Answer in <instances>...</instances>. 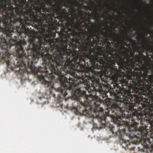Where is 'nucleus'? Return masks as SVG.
Returning <instances> with one entry per match:
<instances>
[{
	"mask_svg": "<svg viewBox=\"0 0 153 153\" xmlns=\"http://www.w3.org/2000/svg\"><path fill=\"white\" fill-rule=\"evenodd\" d=\"M131 28L133 29L134 30H138V28L137 27H136L135 28H134V25L132 26L131 27Z\"/></svg>",
	"mask_w": 153,
	"mask_h": 153,
	"instance_id": "nucleus-20",
	"label": "nucleus"
},
{
	"mask_svg": "<svg viewBox=\"0 0 153 153\" xmlns=\"http://www.w3.org/2000/svg\"><path fill=\"white\" fill-rule=\"evenodd\" d=\"M145 44L146 47H145L144 46H143L142 48L144 50H145L146 54H147L148 53L150 52L153 53V46H151L147 42H145Z\"/></svg>",
	"mask_w": 153,
	"mask_h": 153,
	"instance_id": "nucleus-15",
	"label": "nucleus"
},
{
	"mask_svg": "<svg viewBox=\"0 0 153 153\" xmlns=\"http://www.w3.org/2000/svg\"><path fill=\"white\" fill-rule=\"evenodd\" d=\"M121 119V116L120 115H118L116 116L113 118L114 121L115 122L119 123L120 122Z\"/></svg>",
	"mask_w": 153,
	"mask_h": 153,
	"instance_id": "nucleus-16",
	"label": "nucleus"
},
{
	"mask_svg": "<svg viewBox=\"0 0 153 153\" xmlns=\"http://www.w3.org/2000/svg\"><path fill=\"white\" fill-rule=\"evenodd\" d=\"M141 3L142 4H146V3H145V2H144V1H142L141 0Z\"/></svg>",
	"mask_w": 153,
	"mask_h": 153,
	"instance_id": "nucleus-23",
	"label": "nucleus"
},
{
	"mask_svg": "<svg viewBox=\"0 0 153 153\" xmlns=\"http://www.w3.org/2000/svg\"><path fill=\"white\" fill-rule=\"evenodd\" d=\"M51 87L52 89H53L54 86L53 85L51 86Z\"/></svg>",
	"mask_w": 153,
	"mask_h": 153,
	"instance_id": "nucleus-25",
	"label": "nucleus"
},
{
	"mask_svg": "<svg viewBox=\"0 0 153 153\" xmlns=\"http://www.w3.org/2000/svg\"><path fill=\"white\" fill-rule=\"evenodd\" d=\"M83 1H84V2L85 1V0H83Z\"/></svg>",
	"mask_w": 153,
	"mask_h": 153,
	"instance_id": "nucleus-33",
	"label": "nucleus"
},
{
	"mask_svg": "<svg viewBox=\"0 0 153 153\" xmlns=\"http://www.w3.org/2000/svg\"><path fill=\"white\" fill-rule=\"evenodd\" d=\"M10 53L8 52L7 49L5 50L4 52L0 53V58L3 59L5 61L7 62L8 63L11 59L10 57Z\"/></svg>",
	"mask_w": 153,
	"mask_h": 153,
	"instance_id": "nucleus-11",
	"label": "nucleus"
},
{
	"mask_svg": "<svg viewBox=\"0 0 153 153\" xmlns=\"http://www.w3.org/2000/svg\"><path fill=\"white\" fill-rule=\"evenodd\" d=\"M54 7L50 11V12L46 16V19L45 20H43L42 26L45 25V23L48 25L49 27H51L49 32L45 29H43L42 32L38 34V36L34 37L30 42V43L32 48H33V44L36 45L37 43L39 42L38 39L42 37V33H45L49 34L51 36L50 40L49 41L45 44L49 43L50 45H52L53 43L55 42L54 41L51 39V34L50 33L53 30V17H54L55 13L58 15L62 18H66L67 19L65 26H63L61 29L59 35L61 39L58 44L64 43V42H77L78 40H81V36H83L82 33L85 29V23H88L87 19H89L90 17L92 15L93 19L99 22L102 18L100 16V13L96 10L91 14L89 13H86V15L83 17L82 15L79 14L77 15L74 13V16H71L70 17L68 16V13L65 8H62L63 5L62 4L61 2L58 1L55 2Z\"/></svg>",
	"mask_w": 153,
	"mask_h": 153,
	"instance_id": "nucleus-3",
	"label": "nucleus"
},
{
	"mask_svg": "<svg viewBox=\"0 0 153 153\" xmlns=\"http://www.w3.org/2000/svg\"><path fill=\"white\" fill-rule=\"evenodd\" d=\"M80 107H78L77 108L75 107L74 108V110L76 111V112L77 113V114H79L81 112V111H80Z\"/></svg>",
	"mask_w": 153,
	"mask_h": 153,
	"instance_id": "nucleus-19",
	"label": "nucleus"
},
{
	"mask_svg": "<svg viewBox=\"0 0 153 153\" xmlns=\"http://www.w3.org/2000/svg\"><path fill=\"white\" fill-rule=\"evenodd\" d=\"M19 65V66H21L22 65Z\"/></svg>",
	"mask_w": 153,
	"mask_h": 153,
	"instance_id": "nucleus-30",
	"label": "nucleus"
},
{
	"mask_svg": "<svg viewBox=\"0 0 153 153\" xmlns=\"http://www.w3.org/2000/svg\"><path fill=\"white\" fill-rule=\"evenodd\" d=\"M91 19L90 16L87 19L88 23H85V29L81 39L82 41L90 49H93L94 47H96L97 45L105 46L110 45V39H116L119 36L115 32L117 26L111 27L106 24L107 28L105 32L101 30V26H100L92 30L93 24ZM113 23L117 26L116 24Z\"/></svg>",
	"mask_w": 153,
	"mask_h": 153,
	"instance_id": "nucleus-6",
	"label": "nucleus"
},
{
	"mask_svg": "<svg viewBox=\"0 0 153 153\" xmlns=\"http://www.w3.org/2000/svg\"><path fill=\"white\" fill-rule=\"evenodd\" d=\"M137 82L134 83V86L132 88V93L128 90L122 89L120 85L116 84L113 89L114 98L111 100H106L107 107L108 109L112 110L116 114H122L123 117L125 116L123 112L125 109L129 111L134 110V106L131 103L140 102L143 112H138L136 110L132 113V115L136 119L132 118L133 123L129 125V131L137 130V126L139 122L141 124L143 119L149 120L152 122L151 126L153 127V92L140 81L137 80Z\"/></svg>",
	"mask_w": 153,
	"mask_h": 153,
	"instance_id": "nucleus-2",
	"label": "nucleus"
},
{
	"mask_svg": "<svg viewBox=\"0 0 153 153\" xmlns=\"http://www.w3.org/2000/svg\"><path fill=\"white\" fill-rule=\"evenodd\" d=\"M123 35L124 36L122 37V38L119 36L117 38H118L119 39V43L120 44H122L123 45H124V46H126L127 44V43L126 41L128 42V36L127 33H124Z\"/></svg>",
	"mask_w": 153,
	"mask_h": 153,
	"instance_id": "nucleus-14",
	"label": "nucleus"
},
{
	"mask_svg": "<svg viewBox=\"0 0 153 153\" xmlns=\"http://www.w3.org/2000/svg\"><path fill=\"white\" fill-rule=\"evenodd\" d=\"M55 0H43L40 5L36 9H34L33 13L30 16L31 18V24L39 27L42 26L43 20L46 19V16L50 11L54 7L55 3L53 4Z\"/></svg>",
	"mask_w": 153,
	"mask_h": 153,
	"instance_id": "nucleus-8",
	"label": "nucleus"
},
{
	"mask_svg": "<svg viewBox=\"0 0 153 153\" xmlns=\"http://www.w3.org/2000/svg\"><path fill=\"white\" fill-rule=\"evenodd\" d=\"M97 117L98 120H100L101 122L100 124V127L102 128H105V123L106 118V117L105 115L104 114H103L102 115H100L99 113Z\"/></svg>",
	"mask_w": 153,
	"mask_h": 153,
	"instance_id": "nucleus-13",
	"label": "nucleus"
},
{
	"mask_svg": "<svg viewBox=\"0 0 153 153\" xmlns=\"http://www.w3.org/2000/svg\"><path fill=\"white\" fill-rule=\"evenodd\" d=\"M10 45H9V47H10L11 46H13L15 44L16 42L14 40H13L10 39L9 42V43Z\"/></svg>",
	"mask_w": 153,
	"mask_h": 153,
	"instance_id": "nucleus-18",
	"label": "nucleus"
},
{
	"mask_svg": "<svg viewBox=\"0 0 153 153\" xmlns=\"http://www.w3.org/2000/svg\"><path fill=\"white\" fill-rule=\"evenodd\" d=\"M132 40V39L131 38H130V40Z\"/></svg>",
	"mask_w": 153,
	"mask_h": 153,
	"instance_id": "nucleus-32",
	"label": "nucleus"
},
{
	"mask_svg": "<svg viewBox=\"0 0 153 153\" xmlns=\"http://www.w3.org/2000/svg\"><path fill=\"white\" fill-rule=\"evenodd\" d=\"M112 10L113 11H114V9H113Z\"/></svg>",
	"mask_w": 153,
	"mask_h": 153,
	"instance_id": "nucleus-31",
	"label": "nucleus"
},
{
	"mask_svg": "<svg viewBox=\"0 0 153 153\" xmlns=\"http://www.w3.org/2000/svg\"><path fill=\"white\" fill-rule=\"evenodd\" d=\"M132 82H133V80H132Z\"/></svg>",
	"mask_w": 153,
	"mask_h": 153,
	"instance_id": "nucleus-34",
	"label": "nucleus"
},
{
	"mask_svg": "<svg viewBox=\"0 0 153 153\" xmlns=\"http://www.w3.org/2000/svg\"><path fill=\"white\" fill-rule=\"evenodd\" d=\"M88 91L89 92V91L88 90Z\"/></svg>",
	"mask_w": 153,
	"mask_h": 153,
	"instance_id": "nucleus-36",
	"label": "nucleus"
},
{
	"mask_svg": "<svg viewBox=\"0 0 153 153\" xmlns=\"http://www.w3.org/2000/svg\"><path fill=\"white\" fill-rule=\"evenodd\" d=\"M119 43L118 45L115 46L114 49V53H111L108 55L104 53L96 47H94L92 50L95 55L93 57L94 62L98 60V63L101 65L103 69L105 70V73L112 79L117 80L119 77L121 76L120 70H117V67L120 62H124L123 61V58L125 54H128L126 53L128 49L124 45Z\"/></svg>",
	"mask_w": 153,
	"mask_h": 153,
	"instance_id": "nucleus-4",
	"label": "nucleus"
},
{
	"mask_svg": "<svg viewBox=\"0 0 153 153\" xmlns=\"http://www.w3.org/2000/svg\"><path fill=\"white\" fill-rule=\"evenodd\" d=\"M149 31H149V30L148 28H147L146 29V32L147 33V34H146L147 35L149 33Z\"/></svg>",
	"mask_w": 153,
	"mask_h": 153,
	"instance_id": "nucleus-21",
	"label": "nucleus"
},
{
	"mask_svg": "<svg viewBox=\"0 0 153 153\" xmlns=\"http://www.w3.org/2000/svg\"><path fill=\"white\" fill-rule=\"evenodd\" d=\"M56 77L54 76H53V75H52V79H54Z\"/></svg>",
	"mask_w": 153,
	"mask_h": 153,
	"instance_id": "nucleus-24",
	"label": "nucleus"
},
{
	"mask_svg": "<svg viewBox=\"0 0 153 153\" xmlns=\"http://www.w3.org/2000/svg\"><path fill=\"white\" fill-rule=\"evenodd\" d=\"M106 14H107V15H108L109 16H110L109 15V14H108V13H106Z\"/></svg>",
	"mask_w": 153,
	"mask_h": 153,
	"instance_id": "nucleus-27",
	"label": "nucleus"
},
{
	"mask_svg": "<svg viewBox=\"0 0 153 153\" xmlns=\"http://www.w3.org/2000/svg\"><path fill=\"white\" fill-rule=\"evenodd\" d=\"M139 48L137 47L133 51H131L129 53L128 50L126 51L127 54H125L124 57L123 58V61L124 62H120L117 67V70H120L122 72L120 73L123 74L121 76L119 77L122 78V80L120 82L119 84L122 86H128L129 84L128 80L129 79L127 76L131 75H134L135 76L137 80L140 81V79H138L137 77V75L141 73H143L142 67L145 65V62L146 59L143 57V55L142 53L143 51L140 52Z\"/></svg>",
	"mask_w": 153,
	"mask_h": 153,
	"instance_id": "nucleus-5",
	"label": "nucleus"
},
{
	"mask_svg": "<svg viewBox=\"0 0 153 153\" xmlns=\"http://www.w3.org/2000/svg\"><path fill=\"white\" fill-rule=\"evenodd\" d=\"M43 0H15L12 5H14L12 12L16 16L17 27H26L31 24V15L33 13L34 9L40 6Z\"/></svg>",
	"mask_w": 153,
	"mask_h": 153,
	"instance_id": "nucleus-7",
	"label": "nucleus"
},
{
	"mask_svg": "<svg viewBox=\"0 0 153 153\" xmlns=\"http://www.w3.org/2000/svg\"><path fill=\"white\" fill-rule=\"evenodd\" d=\"M41 36V38L38 39L39 42L37 43V45L33 44V48L31 49L32 55L30 56L25 53L22 42L18 43L19 47L16 54L21 62L22 66L25 67L29 65V62L32 64L33 61L36 58L42 57L45 69L41 72H40L39 69H36L35 72L37 75L39 72L40 73L38 77L43 83H48L45 77L48 73V70L49 69L51 73L56 76V78L63 86L64 89L62 87L59 88L63 97H66L67 94L65 89L68 90L75 96L77 101L83 106L86 113L88 112L87 106H88L89 109L94 111H101L102 108L100 106V98L98 96L91 97L86 94V88H84L85 90L82 91L81 88L79 87V83L86 85L87 88L93 87L99 91H103L102 85L103 84L101 82H105L106 79L102 77L104 76L106 78L107 75H104L102 72L93 70L90 77L85 75V78H79L76 72L78 71L76 68L86 64V61L88 60H89V64L87 62V65H91L94 69L103 70L101 65H99L97 62L98 60L95 62L93 61L95 56L94 51L80 40L76 42H65L59 44L54 42L50 45L53 54H44L42 52V50H45L41 49L42 45H45L50 40L51 36L45 33H42Z\"/></svg>",
	"mask_w": 153,
	"mask_h": 153,
	"instance_id": "nucleus-1",
	"label": "nucleus"
},
{
	"mask_svg": "<svg viewBox=\"0 0 153 153\" xmlns=\"http://www.w3.org/2000/svg\"><path fill=\"white\" fill-rule=\"evenodd\" d=\"M1 42H2L3 43H4V44H5L6 45L7 48H8V43L5 40L4 38V39L3 40H2V38L0 39V46L1 45Z\"/></svg>",
	"mask_w": 153,
	"mask_h": 153,
	"instance_id": "nucleus-17",
	"label": "nucleus"
},
{
	"mask_svg": "<svg viewBox=\"0 0 153 153\" xmlns=\"http://www.w3.org/2000/svg\"><path fill=\"white\" fill-rule=\"evenodd\" d=\"M132 78V77H131V76H130V77H129V78Z\"/></svg>",
	"mask_w": 153,
	"mask_h": 153,
	"instance_id": "nucleus-29",
	"label": "nucleus"
},
{
	"mask_svg": "<svg viewBox=\"0 0 153 153\" xmlns=\"http://www.w3.org/2000/svg\"><path fill=\"white\" fill-rule=\"evenodd\" d=\"M15 0H0V4L1 5V7H3L4 5L7 6L8 7H9L8 9H13V6L12 5V3L13 1Z\"/></svg>",
	"mask_w": 153,
	"mask_h": 153,
	"instance_id": "nucleus-12",
	"label": "nucleus"
},
{
	"mask_svg": "<svg viewBox=\"0 0 153 153\" xmlns=\"http://www.w3.org/2000/svg\"><path fill=\"white\" fill-rule=\"evenodd\" d=\"M100 8H99V11H101V10L100 9V7L102 6V4H100V5H98Z\"/></svg>",
	"mask_w": 153,
	"mask_h": 153,
	"instance_id": "nucleus-22",
	"label": "nucleus"
},
{
	"mask_svg": "<svg viewBox=\"0 0 153 153\" xmlns=\"http://www.w3.org/2000/svg\"><path fill=\"white\" fill-rule=\"evenodd\" d=\"M90 89L91 90V91H90V92L91 91V90H92L90 88Z\"/></svg>",
	"mask_w": 153,
	"mask_h": 153,
	"instance_id": "nucleus-28",
	"label": "nucleus"
},
{
	"mask_svg": "<svg viewBox=\"0 0 153 153\" xmlns=\"http://www.w3.org/2000/svg\"><path fill=\"white\" fill-rule=\"evenodd\" d=\"M149 68L146 70L143 71V73L137 75L138 79H140L143 84L146 85L148 88L153 92V64L148 63Z\"/></svg>",
	"mask_w": 153,
	"mask_h": 153,
	"instance_id": "nucleus-9",
	"label": "nucleus"
},
{
	"mask_svg": "<svg viewBox=\"0 0 153 153\" xmlns=\"http://www.w3.org/2000/svg\"><path fill=\"white\" fill-rule=\"evenodd\" d=\"M143 39L145 40V38L143 36Z\"/></svg>",
	"mask_w": 153,
	"mask_h": 153,
	"instance_id": "nucleus-26",
	"label": "nucleus"
},
{
	"mask_svg": "<svg viewBox=\"0 0 153 153\" xmlns=\"http://www.w3.org/2000/svg\"><path fill=\"white\" fill-rule=\"evenodd\" d=\"M67 2H66L64 0H58L61 2L63 6L66 7L67 8H69L68 10V12L71 14L74 13V16L75 13V7H78L80 9H84L85 6L82 4L80 2L77 1V0H66Z\"/></svg>",
	"mask_w": 153,
	"mask_h": 153,
	"instance_id": "nucleus-10",
	"label": "nucleus"
},
{
	"mask_svg": "<svg viewBox=\"0 0 153 153\" xmlns=\"http://www.w3.org/2000/svg\"><path fill=\"white\" fill-rule=\"evenodd\" d=\"M81 11L82 12H83L82 11Z\"/></svg>",
	"mask_w": 153,
	"mask_h": 153,
	"instance_id": "nucleus-35",
	"label": "nucleus"
}]
</instances>
